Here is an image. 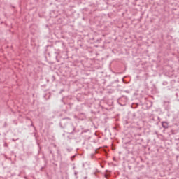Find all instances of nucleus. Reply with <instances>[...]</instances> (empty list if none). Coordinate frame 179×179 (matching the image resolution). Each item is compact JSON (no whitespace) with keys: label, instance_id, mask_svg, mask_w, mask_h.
<instances>
[{"label":"nucleus","instance_id":"nucleus-2","mask_svg":"<svg viewBox=\"0 0 179 179\" xmlns=\"http://www.w3.org/2000/svg\"><path fill=\"white\" fill-rule=\"evenodd\" d=\"M162 125L165 129H167L169 128V123L167 122H162Z\"/></svg>","mask_w":179,"mask_h":179},{"label":"nucleus","instance_id":"nucleus-1","mask_svg":"<svg viewBox=\"0 0 179 179\" xmlns=\"http://www.w3.org/2000/svg\"><path fill=\"white\" fill-rule=\"evenodd\" d=\"M75 131V126L73 124H71L68 128H67V132L68 134H73Z\"/></svg>","mask_w":179,"mask_h":179},{"label":"nucleus","instance_id":"nucleus-3","mask_svg":"<svg viewBox=\"0 0 179 179\" xmlns=\"http://www.w3.org/2000/svg\"><path fill=\"white\" fill-rule=\"evenodd\" d=\"M75 159V156L71 157V160H73Z\"/></svg>","mask_w":179,"mask_h":179}]
</instances>
